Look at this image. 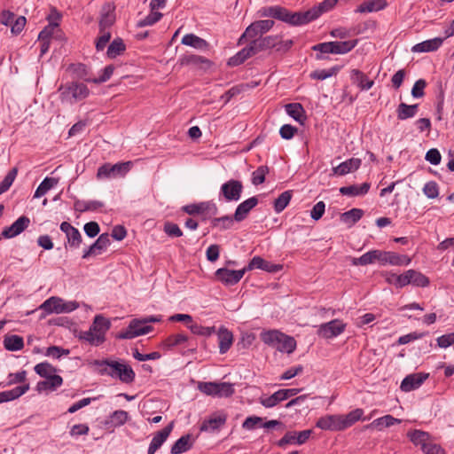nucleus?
<instances>
[{
	"label": "nucleus",
	"instance_id": "obj_1",
	"mask_svg": "<svg viewBox=\"0 0 454 454\" xmlns=\"http://www.w3.org/2000/svg\"><path fill=\"white\" fill-rule=\"evenodd\" d=\"M93 364L98 366V373L118 378L121 382L130 384L134 381L136 374L130 365L111 360H95Z\"/></svg>",
	"mask_w": 454,
	"mask_h": 454
},
{
	"label": "nucleus",
	"instance_id": "obj_2",
	"mask_svg": "<svg viewBox=\"0 0 454 454\" xmlns=\"http://www.w3.org/2000/svg\"><path fill=\"white\" fill-rule=\"evenodd\" d=\"M357 39L343 42H326L312 46V50L314 51H318V53L316 55V59L320 60L325 59V57L323 55L325 53L346 54L351 51L357 45Z\"/></svg>",
	"mask_w": 454,
	"mask_h": 454
},
{
	"label": "nucleus",
	"instance_id": "obj_3",
	"mask_svg": "<svg viewBox=\"0 0 454 454\" xmlns=\"http://www.w3.org/2000/svg\"><path fill=\"white\" fill-rule=\"evenodd\" d=\"M59 90L61 100L71 104L87 98L90 93L88 87L82 82H69L61 85Z\"/></svg>",
	"mask_w": 454,
	"mask_h": 454
},
{
	"label": "nucleus",
	"instance_id": "obj_4",
	"mask_svg": "<svg viewBox=\"0 0 454 454\" xmlns=\"http://www.w3.org/2000/svg\"><path fill=\"white\" fill-rule=\"evenodd\" d=\"M131 161L119 162L116 164L106 163L98 168V178H116L124 176L131 168Z\"/></svg>",
	"mask_w": 454,
	"mask_h": 454
},
{
	"label": "nucleus",
	"instance_id": "obj_5",
	"mask_svg": "<svg viewBox=\"0 0 454 454\" xmlns=\"http://www.w3.org/2000/svg\"><path fill=\"white\" fill-rule=\"evenodd\" d=\"M274 24V21L271 20H261L251 23L239 37V44H241L244 39H252L257 35H262L270 31Z\"/></svg>",
	"mask_w": 454,
	"mask_h": 454
},
{
	"label": "nucleus",
	"instance_id": "obj_6",
	"mask_svg": "<svg viewBox=\"0 0 454 454\" xmlns=\"http://www.w3.org/2000/svg\"><path fill=\"white\" fill-rule=\"evenodd\" d=\"M153 330L151 325H145L141 319H133L124 331L117 334V338L121 340H130L137 336H141L150 333Z\"/></svg>",
	"mask_w": 454,
	"mask_h": 454
},
{
	"label": "nucleus",
	"instance_id": "obj_7",
	"mask_svg": "<svg viewBox=\"0 0 454 454\" xmlns=\"http://www.w3.org/2000/svg\"><path fill=\"white\" fill-rule=\"evenodd\" d=\"M273 19L281 20L292 26H300L307 24L306 17L304 16V12H292L288 11L286 8L279 5H276Z\"/></svg>",
	"mask_w": 454,
	"mask_h": 454
},
{
	"label": "nucleus",
	"instance_id": "obj_8",
	"mask_svg": "<svg viewBox=\"0 0 454 454\" xmlns=\"http://www.w3.org/2000/svg\"><path fill=\"white\" fill-rule=\"evenodd\" d=\"M246 271V267L239 270L220 268L215 271V275L217 280L222 282L223 285L234 286L240 281Z\"/></svg>",
	"mask_w": 454,
	"mask_h": 454
},
{
	"label": "nucleus",
	"instance_id": "obj_9",
	"mask_svg": "<svg viewBox=\"0 0 454 454\" xmlns=\"http://www.w3.org/2000/svg\"><path fill=\"white\" fill-rule=\"evenodd\" d=\"M346 328V325L339 319H333L328 323L322 324L318 330V336L325 339H332L341 334Z\"/></svg>",
	"mask_w": 454,
	"mask_h": 454
},
{
	"label": "nucleus",
	"instance_id": "obj_10",
	"mask_svg": "<svg viewBox=\"0 0 454 454\" xmlns=\"http://www.w3.org/2000/svg\"><path fill=\"white\" fill-rule=\"evenodd\" d=\"M242 191V183L235 179H231L221 186V193L227 201H238L241 197Z\"/></svg>",
	"mask_w": 454,
	"mask_h": 454
},
{
	"label": "nucleus",
	"instance_id": "obj_11",
	"mask_svg": "<svg viewBox=\"0 0 454 454\" xmlns=\"http://www.w3.org/2000/svg\"><path fill=\"white\" fill-rule=\"evenodd\" d=\"M313 431L307 429L300 432L288 431L285 435L277 442L278 446L284 447L286 444H303L305 443Z\"/></svg>",
	"mask_w": 454,
	"mask_h": 454
},
{
	"label": "nucleus",
	"instance_id": "obj_12",
	"mask_svg": "<svg viewBox=\"0 0 454 454\" xmlns=\"http://www.w3.org/2000/svg\"><path fill=\"white\" fill-rule=\"evenodd\" d=\"M30 224V219L22 215L19 217L11 226L5 227L1 233V238L12 239L23 232Z\"/></svg>",
	"mask_w": 454,
	"mask_h": 454
},
{
	"label": "nucleus",
	"instance_id": "obj_13",
	"mask_svg": "<svg viewBox=\"0 0 454 454\" xmlns=\"http://www.w3.org/2000/svg\"><path fill=\"white\" fill-rule=\"evenodd\" d=\"M385 251L382 250H371L364 254L358 258H352V264L357 265H368L378 262L380 264L384 265Z\"/></svg>",
	"mask_w": 454,
	"mask_h": 454
},
{
	"label": "nucleus",
	"instance_id": "obj_14",
	"mask_svg": "<svg viewBox=\"0 0 454 454\" xmlns=\"http://www.w3.org/2000/svg\"><path fill=\"white\" fill-rule=\"evenodd\" d=\"M428 377L429 374L425 372L410 374L403 380L400 388L403 392H410L411 390L417 389Z\"/></svg>",
	"mask_w": 454,
	"mask_h": 454
},
{
	"label": "nucleus",
	"instance_id": "obj_15",
	"mask_svg": "<svg viewBox=\"0 0 454 454\" xmlns=\"http://www.w3.org/2000/svg\"><path fill=\"white\" fill-rule=\"evenodd\" d=\"M316 426L322 430L330 431H342L344 430L342 426L341 415H326L321 417Z\"/></svg>",
	"mask_w": 454,
	"mask_h": 454
},
{
	"label": "nucleus",
	"instance_id": "obj_16",
	"mask_svg": "<svg viewBox=\"0 0 454 454\" xmlns=\"http://www.w3.org/2000/svg\"><path fill=\"white\" fill-rule=\"evenodd\" d=\"M227 420V414L221 411L213 413L207 419H205L201 426L200 431H215L220 429Z\"/></svg>",
	"mask_w": 454,
	"mask_h": 454
},
{
	"label": "nucleus",
	"instance_id": "obj_17",
	"mask_svg": "<svg viewBox=\"0 0 454 454\" xmlns=\"http://www.w3.org/2000/svg\"><path fill=\"white\" fill-rule=\"evenodd\" d=\"M247 271L252 270L254 269H260L270 273H276L283 269V265L281 264H274L269 261L264 260L261 256H254L249 262L248 265L246 267Z\"/></svg>",
	"mask_w": 454,
	"mask_h": 454
},
{
	"label": "nucleus",
	"instance_id": "obj_18",
	"mask_svg": "<svg viewBox=\"0 0 454 454\" xmlns=\"http://www.w3.org/2000/svg\"><path fill=\"white\" fill-rule=\"evenodd\" d=\"M337 2L338 0H324L318 5L304 12L307 23L317 19L322 13L333 9Z\"/></svg>",
	"mask_w": 454,
	"mask_h": 454
},
{
	"label": "nucleus",
	"instance_id": "obj_19",
	"mask_svg": "<svg viewBox=\"0 0 454 454\" xmlns=\"http://www.w3.org/2000/svg\"><path fill=\"white\" fill-rule=\"evenodd\" d=\"M111 244L108 233L101 234L97 240L84 251L82 258L86 259L91 255L100 254Z\"/></svg>",
	"mask_w": 454,
	"mask_h": 454
},
{
	"label": "nucleus",
	"instance_id": "obj_20",
	"mask_svg": "<svg viewBox=\"0 0 454 454\" xmlns=\"http://www.w3.org/2000/svg\"><path fill=\"white\" fill-rule=\"evenodd\" d=\"M173 429V422L166 426L164 428L156 433V434L152 439L149 448L148 454H154L160 446L164 443V442L169 436L171 431Z\"/></svg>",
	"mask_w": 454,
	"mask_h": 454
},
{
	"label": "nucleus",
	"instance_id": "obj_21",
	"mask_svg": "<svg viewBox=\"0 0 454 454\" xmlns=\"http://www.w3.org/2000/svg\"><path fill=\"white\" fill-rule=\"evenodd\" d=\"M184 343H187V345H186L187 348L192 347L190 348V350L192 352L196 351V343L192 344L191 341L189 340L188 336L185 334H183V333H177V334H173V335L168 336L162 341V347L166 349H171L174 347L184 344Z\"/></svg>",
	"mask_w": 454,
	"mask_h": 454
},
{
	"label": "nucleus",
	"instance_id": "obj_22",
	"mask_svg": "<svg viewBox=\"0 0 454 454\" xmlns=\"http://www.w3.org/2000/svg\"><path fill=\"white\" fill-rule=\"evenodd\" d=\"M258 204L257 197H251L243 202H241L236 208L234 213V220L236 222H241L245 220L249 212Z\"/></svg>",
	"mask_w": 454,
	"mask_h": 454
},
{
	"label": "nucleus",
	"instance_id": "obj_23",
	"mask_svg": "<svg viewBox=\"0 0 454 454\" xmlns=\"http://www.w3.org/2000/svg\"><path fill=\"white\" fill-rule=\"evenodd\" d=\"M183 210L189 215H198L206 211L210 212L212 215H216L218 208L215 203L212 202H201L199 204H190L183 207Z\"/></svg>",
	"mask_w": 454,
	"mask_h": 454
},
{
	"label": "nucleus",
	"instance_id": "obj_24",
	"mask_svg": "<svg viewBox=\"0 0 454 454\" xmlns=\"http://www.w3.org/2000/svg\"><path fill=\"white\" fill-rule=\"evenodd\" d=\"M444 42V38L434 37L415 44L411 48L412 52H431L437 51Z\"/></svg>",
	"mask_w": 454,
	"mask_h": 454
},
{
	"label": "nucleus",
	"instance_id": "obj_25",
	"mask_svg": "<svg viewBox=\"0 0 454 454\" xmlns=\"http://www.w3.org/2000/svg\"><path fill=\"white\" fill-rule=\"evenodd\" d=\"M361 160L358 158H351L339 164L333 168V172L338 176H344L359 168Z\"/></svg>",
	"mask_w": 454,
	"mask_h": 454
},
{
	"label": "nucleus",
	"instance_id": "obj_26",
	"mask_svg": "<svg viewBox=\"0 0 454 454\" xmlns=\"http://www.w3.org/2000/svg\"><path fill=\"white\" fill-rule=\"evenodd\" d=\"M218 342H219V352L220 354H225L232 345L233 334L224 326L219 328L217 332Z\"/></svg>",
	"mask_w": 454,
	"mask_h": 454
},
{
	"label": "nucleus",
	"instance_id": "obj_27",
	"mask_svg": "<svg viewBox=\"0 0 454 454\" xmlns=\"http://www.w3.org/2000/svg\"><path fill=\"white\" fill-rule=\"evenodd\" d=\"M411 259L404 254H399L395 252L385 251L384 265L390 264L395 266L409 265Z\"/></svg>",
	"mask_w": 454,
	"mask_h": 454
},
{
	"label": "nucleus",
	"instance_id": "obj_28",
	"mask_svg": "<svg viewBox=\"0 0 454 454\" xmlns=\"http://www.w3.org/2000/svg\"><path fill=\"white\" fill-rule=\"evenodd\" d=\"M29 389V385L25 384L18 386L11 390L3 391L0 393V403L15 400L24 395Z\"/></svg>",
	"mask_w": 454,
	"mask_h": 454
},
{
	"label": "nucleus",
	"instance_id": "obj_29",
	"mask_svg": "<svg viewBox=\"0 0 454 454\" xmlns=\"http://www.w3.org/2000/svg\"><path fill=\"white\" fill-rule=\"evenodd\" d=\"M260 338L265 344L277 349L281 338H283V333L278 330H269L262 332Z\"/></svg>",
	"mask_w": 454,
	"mask_h": 454
},
{
	"label": "nucleus",
	"instance_id": "obj_30",
	"mask_svg": "<svg viewBox=\"0 0 454 454\" xmlns=\"http://www.w3.org/2000/svg\"><path fill=\"white\" fill-rule=\"evenodd\" d=\"M418 109H419L418 104L407 105L405 103H401V104H399V106L396 109L397 118H398V120H401V121H403V120H406L409 118H412L417 114Z\"/></svg>",
	"mask_w": 454,
	"mask_h": 454
},
{
	"label": "nucleus",
	"instance_id": "obj_31",
	"mask_svg": "<svg viewBox=\"0 0 454 454\" xmlns=\"http://www.w3.org/2000/svg\"><path fill=\"white\" fill-rule=\"evenodd\" d=\"M370 189V184L364 183L361 185H349V186H343L340 188V192L342 195L347 196H359V195H364L368 192Z\"/></svg>",
	"mask_w": 454,
	"mask_h": 454
},
{
	"label": "nucleus",
	"instance_id": "obj_32",
	"mask_svg": "<svg viewBox=\"0 0 454 454\" xmlns=\"http://www.w3.org/2000/svg\"><path fill=\"white\" fill-rule=\"evenodd\" d=\"M407 436L412 443L420 445L421 450L430 441V434L427 432L417 429L409 431Z\"/></svg>",
	"mask_w": 454,
	"mask_h": 454
},
{
	"label": "nucleus",
	"instance_id": "obj_33",
	"mask_svg": "<svg viewBox=\"0 0 454 454\" xmlns=\"http://www.w3.org/2000/svg\"><path fill=\"white\" fill-rule=\"evenodd\" d=\"M192 446L191 435L184 434L181 436L171 447V454H181L189 450Z\"/></svg>",
	"mask_w": 454,
	"mask_h": 454
},
{
	"label": "nucleus",
	"instance_id": "obj_34",
	"mask_svg": "<svg viewBox=\"0 0 454 454\" xmlns=\"http://www.w3.org/2000/svg\"><path fill=\"white\" fill-rule=\"evenodd\" d=\"M62 299L59 297L52 296L47 299L41 306L40 309L44 310L47 314L61 313Z\"/></svg>",
	"mask_w": 454,
	"mask_h": 454
},
{
	"label": "nucleus",
	"instance_id": "obj_35",
	"mask_svg": "<svg viewBox=\"0 0 454 454\" xmlns=\"http://www.w3.org/2000/svg\"><path fill=\"white\" fill-rule=\"evenodd\" d=\"M399 423H401L400 419H395L391 415H385L381 418L376 419L371 424L367 425L365 427H374L378 428L379 430H381L383 427H389Z\"/></svg>",
	"mask_w": 454,
	"mask_h": 454
},
{
	"label": "nucleus",
	"instance_id": "obj_36",
	"mask_svg": "<svg viewBox=\"0 0 454 454\" xmlns=\"http://www.w3.org/2000/svg\"><path fill=\"white\" fill-rule=\"evenodd\" d=\"M387 6L386 0H372L361 4L357 9V12H372L383 10Z\"/></svg>",
	"mask_w": 454,
	"mask_h": 454
},
{
	"label": "nucleus",
	"instance_id": "obj_37",
	"mask_svg": "<svg viewBox=\"0 0 454 454\" xmlns=\"http://www.w3.org/2000/svg\"><path fill=\"white\" fill-rule=\"evenodd\" d=\"M126 51V45L123 40L120 37L114 39L107 48V57L109 59H115L117 56L122 54Z\"/></svg>",
	"mask_w": 454,
	"mask_h": 454
},
{
	"label": "nucleus",
	"instance_id": "obj_38",
	"mask_svg": "<svg viewBox=\"0 0 454 454\" xmlns=\"http://www.w3.org/2000/svg\"><path fill=\"white\" fill-rule=\"evenodd\" d=\"M104 207V203L98 200L84 201L77 200L74 201V208L78 212L94 211Z\"/></svg>",
	"mask_w": 454,
	"mask_h": 454
},
{
	"label": "nucleus",
	"instance_id": "obj_39",
	"mask_svg": "<svg viewBox=\"0 0 454 454\" xmlns=\"http://www.w3.org/2000/svg\"><path fill=\"white\" fill-rule=\"evenodd\" d=\"M254 42L256 43V47L260 51L274 48L278 45V35H268L265 37H259L257 39H254Z\"/></svg>",
	"mask_w": 454,
	"mask_h": 454
},
{
	"label": "nucleus",
	"instance_id": "obj_40",
	"mask_svg": "<svg viewBox=\"0 0 454 454\" xmlns=\"http://www.w3.org/2000/svg\"><path fill=\"white\" fill-rule=\"evenodd\" d=\"M285 400L283 391L279 389L268 397H261L260 403L265 408H273Z\"/></svg>",
	"mask_w": 454,
	"mask_h": 454
},
{
	"label": "nucleus",
	"instance_id": "obj_41",
	"mask_svg": "<svg viewBox=\"0 0 454 454\" xmlns=\"http://www.w3.org/2000/svg\"><path fill=\"white\" fill-rule=\"evenodd\" d=\"M111 323L108 319L102 315H97L94 318L93 324L90 326L98 335L105 337V333L110 328Z\"/></svg>",
	"mask_w": 454,
	"mask_h": 454
},
{
	"label": "nucleus",
	"instance_id": "obj_42",
	"mask_svg": "<svg viewBox=\"0 0 454 454\" xmlns=\"http://www.w3.org/2000/svg\"><path fill=\"white\" fill-rule=\"evenodd\" d=\"M182 43L200 50L207 47V41L194 34H186L185 35H184V37L182 38Z\"/></svg>",
	"mask_w": 454,
	"mask_h": 454
},
{
	"label": "nucleus",
	"instance_id": "obj_43",
	"mask_svg": "<svg viewBox=\"0 0 454 454\" xmlns=\"http://www.w3.org/2000/svg\"><path fill=\"white\" fill-rule=\"evenodd\" d=\"M340 69V66H334L329 69H317L311 72L309 76L311 79L323 81L329 77L336 75Z\"/></svg>",
	"mask_w": 454,
	"mask_h": 454
},
{
	"label": "nucleus",
	"instance_id": "obj_44",
	"mask_svg": "<svg viewBox=\"0 0 454 454\" xmlns=\"http://www.w3.org/2000/svg\"><path fill=\"white\" fill-rule=\"evenodd\" d=\"M59 183L58 178L45 177L36 188L34 198H40L47 193L49 190L56 186Z\"/></svg>",
	"mask_w": 454,
	"mask_h": 454
},
{
	"label": "nucleus",
	"instance_id": "obj_45",
	"mask_svg": "<svg viewBox=\"0 0 454 454\" xmlns=\"http://www.w3.org/2000/svg\"><path fill=\"white\" fill-rule=\"evenodd\" d=\"M4 346L9 351H18L23 348V338L19 335L6 336L4 340Z\"/></svg>",
	"mask_w": 454,
	"mask_h": 454
},
{
	"label": "nucleus",
	"instance_id": "obj_46",
	"mask_svg": "<svg viewBox=\"0 0 454 454\" xmlns=\"http://www.w3.org/2000/svg\"><path fill=\"white\" fill-rule=\"evenodd\" d=\"M363 414L364 411L362 409L357 408L351 411L346 415H341L343 428L346 429L348 427H350L356 421L362 419Z\"/></svg>",
	"mask_w": 454,
	"mask_h": 454
},
{
	"label": "nucleus",
	"instance_id": "obj_47",
	"mask_svg": "<svg viewBox=\"0 0 454 454\" xmlns=\"http://www.w3.org/2000/svg\"><path fill=\"white\" fill-rule=\"evenodd\" d=\"M364 215V211L360 208H352L340 215V220L349 225L358 222Z\"/></svg>",
	"mask_w": 454,
	"mask_h": 454
},
{
	"label": "nucleus",
	"instance_id": "obj_48",
	"mask_svg": "<svg viewBox=\"0 0 454 454\" xmlns=\"http://www.w3.org/2000/svg\"><path fill=\"white\" fill-rule=\"evenodd\" d=\"M285 108L289 116L299 122H302L304 109L300 103H289L285 106Z\"/></svg>",
	"mask_w": 454,
	"mask_h": 454
},
{
	"label": "nucleus",
	"instance_id": "obj_49",
	"mask_svg": "<svg viewBox=\"0 0 454 454\" xmlns=\"http://www.w3.org/2000/svg\"><path fill=\"white\" fill-rule=\"evenodd\" d=\"M293 197V191H286L282 192L275 200H274V210L277 213L282 212L289 204L291 199Z\"/></svg>",
	"mask_w": 454,
	"mask_h": 454
},
{
	"label": "nucleus",
	"instance_id": "obj_50",
	"mask_svg": "<svg viewBox=\"0 0 454 454\" xmlns=\"http://www.w3.org/2000/svg\"><path fill=\"white\" fill-rule=\"evenodd\" d=\"M295 348L296 340L294 338L283 333V338H281V341L278 344L277 350L291 354L295 350Z\"/></svg>",
	"mask_w": 454,
	"mask_h": 454
},
{
	"label": "nucleus",
	"instance_id": "obj_51",
	"mask_svg": "<svg viewBox=\"0 0 454 454\" xmlns=\"http://www.w3.org/2000/svg\"><path fill=\"white\" fill-rule=\"evenodd\" d=\"M129 419V415L127 411L122 410L114 411L110 415L109 423L114 427H121L123 426Z\"/></svg>",
	"mask_w": 454,
	"mask_h": 454
},
{
	"label": "nucleus",
	"instance_id": "obj_52",
	"mask_svg": "<svg viewBox=\"0 0 454 454\" xmlns=\"http://www.w3.org/2000/svg\"><path fill=\"white\" fill-rule=\"evenodd\" d=\"M411 278V285L415 286L426 287L429 285V278L419 271L411 270L409 273Z\"/></svg>",
	"mask_w": 454,
	"mask_h": 454
},
{
	"label": "nucleus",
	"instance_id": "obj_53",
	"mask_svg": "<svg viewBox=\"0 0 454 454\" xmlns=\"http://www.w3.org/2000/svg\"><path fill=\"white\" fill-rule=\"evenodd\" d=\"M234 221V215H224L222 217L214 218L211 221V223L214 228H219L221 231H223L230 229L232 226Z\"/></svg>",
	"mask_w": 454,
	"mask_h": 454
},
{
	"label": "nucleus",
	"instance_id": "obj_54",
	"mask_svg": "<svg viewBox=\"0 0 454 454\" xmlns=\"http://www.w3.org/2000/svg\"><path fill=\"white\" fill-rule=\"evenodd\" d=\"M188 328L193 334L200 336H210L215 332V326H202L197 323L188 325Z\"/></svg>",
	"mask_w": 454,
	"mask_h": 454
},
{
	"label": "nucleus",
	"instance_id": "obj_55",
	"mask_svg": "<svg viewBox=\"0 0 454 454\" xmlns=\"http://www.w3.org/2000/svg\"><path fill=\"white\" fill-rule=\"evenodd\" d=\"M35 372L41 377L46 378L57 372V369L48 362L37 364L34 367Z\"/></svg>",
	"mask_w": 454,
	"mask_h": 454
},
{
	"label": "nucleus",
	"instance_id": "obj_56",
	"mask_svg": "<svg viewBox=\"0 0 454 454\" xmlns=\"http://www.w3.org/2000/svg\"><path fill=\"white\" fill-rule=\"evenodd\" d=\"M115 16L113 12H106L101 14L99 20V31H108L107 29L114 25Z\"/></svg>",
	"mask_w": 454,
	"mask_h": 454
},
{
	"label": "nucleus",
	"instance_id": "obj_57",
	"mask_svg": "<svg viewBox=\"0 0 454 454\" xmlns=\"http://www.w3.org/2000/svg\"><path fill=\"white\" fill-rule=\"evenodd\" d=\"M163 14L160 12L151 11V12L143 20L137 22L138 27H144L146 26H153L157 23L161 18Z\"/></svg>",
	"mask_w": 454,
	"mask_h": 454
},
{
	"label": "nucleus",
	"instance_id": "obj_58",
	"mask_svg": "<svg viewBox=\"0 0 454 454\" xmlns=\"http://www.w3.org/2000/svg\"><path fill=\"white\" fill-rule=\"evenodd\" d=\"M269 173L267 166L258 167L252 174V183L254 185H259L265 181V176Z\"/></svg>",
	"mask_w": 454,
	"mask_h": 454
},
{
	"label": "nucleus",
	"instance_id": "obj_59",
	"mask_svg": "<svg viewBox=\"0 0 454 454\" xmlns=\"http://www.w3.org/2000/svg\"><path fill=\"white\" fill-rule=\"evenodd\" d=\"M17 168H12L8 174L4 176L3 181L0 183V195L4 192H5L12 184L13 181L15 180V177L17 176Z\"/></svg>",
	"mask_w": 454,
	"mask_h": 454
},
{
	"label": "nucleus",
	"instance_id": "obj_60",
	"mask_svg": "<svg viewBox=\"0 0 454 454\" xmlns=\"http://www.w3.org/2000/svg\"><path fill=\"white\" fill-rule=\"evenodd\" d=\"M217 387L216 396L229 397L234 394V385L230 382L217 383Z\"/></svg>",
	"mask_w": 454,
	"mask_h": 454
},
{
	"label": "nucleus",
	"instance_id": "obj_61",
	"mask_svg": "<svg viewBox=\"0 0 454 454\" xmlns=\"http://www.w3.org/2000/svg\"><path fill=\"white\" fill-rule=\"evenodd\" d=\"M82 338L91 345H98L105 340V337L98 335L91 327L82 333Z\"/></svg>",
	"mask_w": 454,
	"mask_h": 454
},
{
	"label": "nucleus",
	"instance_id": "obj_62",
	"mask_svg": "<svg viewBox=\"0 0 454 454\" xmlns=\"http://www.w3.org/2000/svg\"><path fill=\"white\" fill-rule=\"evenodd\" d=\"M49 25L46 26L40 33H39V35H38V39L39 40H49L51 39V37L53 35V31L55 30L56 27H59V23L57 21H52L51 20V16L49 17Z\"/></svg>",
	"mask_w": 454,
	"mask_h": 454
},
{
	"label": "nucleus",
	"instance_id": "obj_63",
	"mask_svg": "<svg viewBox=\"0 0 454 454\" xmlns=\"http://www.w3.org/2000/svg\"><path fill=\"white\" fill-rule=\"evenodd\" d=\"M350 80L362 90V86L367 81V75L359 69H352L350 71Z\"/></svg>",
	"mask_w": 454,
	"mask_h": 454
},
{
	"label": "nucleus",
	"instance_id": "obj_64",
	"mask_svg": "<svg viewBox=\"0 0 454 454\" xmlns=\"http://www.w3.org/2000/svg\"><path fill=\"white\" fill-rule=\"evenodd\" d=\"M423 192L428 199H436L439 196V187L436 182H427L423 187Z\"/></svg>",
	"mask_w": 454,
	"mask_h": 454
}]
</instances>
